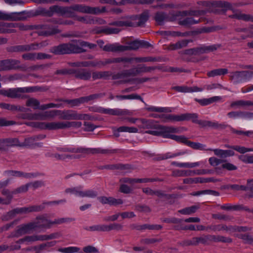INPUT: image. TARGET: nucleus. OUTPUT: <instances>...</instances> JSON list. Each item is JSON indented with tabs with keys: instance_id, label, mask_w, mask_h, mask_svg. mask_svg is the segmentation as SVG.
<instances>
[{
	"instance_id": "1",
	"label": "nucleus",
	"mask_w": 253,
	"mask_h": 253,
	"mask_svg": "<svg viewBox=\"0 0 253 253\" xmlns=\"http://www.w3.org/2000/svg\"><path fill=\"white\" fill-rule=\"evenodd\" d=\"M148 127L152 129L146 131V133L155 136H162L165 138H170L177 142H181L187 144L189 146L195 149L208 151L205 145L198 142L189 141L187 138L184 135H176L174 133H179V129L174 126H162L158 124H153L151 122H148Z\"/></svg>"
},
{
	"instance_id": "2",
	"label": "nucleus",
	"mask_w": 253,
	"mask_h": 253,
	"mask_svg": "<svg viewBox=\"0 0 253 253\" xmlns=\"http://www.w3.org/2000/svg\"><path fill=\"white\" fill-rule=\"evenodd\" d=\"M105 7H91L83 4H75L70 6H65V15L69 18H76L75 12L84 14L97 15L105 12Z\"/></svg>"
},
{
	"instance_id": "3",
	"label": "nucleus",
	"mask_w": 253,
	"mask_h": 253,
	"mask_svg": "<svg viewBox=\"0 0 253 253\" xmlns=\"http://www.w3.org/2000/svg\"><path fill=\"white\" fill-rule=\"evenodd\" d=\"M149 12L148 11H144L139 16H133L127 17L122 20L117 21L110 23L109 25L119 27H136L143 25L148 20Z\"/></svg>"
},
{
	"instance_id": "4",
	"label": "nucleus",
	"mask_w": 253,
	"mask_h": 253,
	"mask_svg": "<svg viewBox=\"0 0 253 253\" xmlns=\"http://www.w3.org/2000/svg\"><path fill=\"white\" fill-rule=\"evenodd\" d=\"M86 50L79 47L75 43V40L68 43H63L52 47L50 52L55 54H64L70 53H79L85 52Z\"/></svg>"
},
{
	"instance_id": "5",
	"label": "nucleus",
	"mask_w": 253,
	"mask_h": 253,
	"mask_svg": "<svg viewBox=\"0 0 253 253\" xmlns=\"http://www.w3.org/2000/svg\"><path fill=\"white\" fill-rule=\"evenodd\" d=\"M57 150L63 152H70L72 153H80L87 154L90 153L111 154L116 152L115 150H101L96 149H89L83 147H58Z\"/></svg>"
},
{
	"instance_id": "6",
	"label": "nucleus",
	"mask_w": 253,
	"mask_h": 253,
	"mask_svg": "<svg viewBox=\"0 0 253 253\" xmlns=\"http://www.w3.org/2000/svg\"><path fill=\"white\" fill-rule=\"evenodd\" d=\"M64 192L67 194L74 195L75 196L80 197L94 198L97 195L96 191L92 189L83 190L82 186L72 187L66 188Z\"/></svg>"
},
{
	"instance_id": "7",
	"label": "nucleus",
	"mask_w": 253,
	"mask_h": 253,
	"mask_svg": "<svg viewBox=\"0 0 253 253\" xmlns=\"http://www.w3.org/2000/svg\"><path fill=\"white\" fill-rule=\"evenodd\" d=\"M59 118L64 120H89L91 117L86 114L79 113L73 110H60Z\"/></svg>"
},
{
	"instance_id": "8",
	"label": "nucleus",
	"mask_w": 253,
	"mask_h": 253,
	"mask_svg": "<svg viewBox=\"0 0 253 253\" xmlns=\"http://www.w3.org/2000/svg\"><path fill=\"white\" fill-rule=\"evenodd\" d=\"M31 16L29 12H6L0 11V20L6 21H24Z\"/></svg>"
},
{
	"instance_id": "9",
	"label": "nucleus",
	"mask_w": 253,
	"mask_h": 253,
	"mask_svg": "<svg viewBox=\"0 0 253 253\" xmlns=\"http://www.w3.org/2000/svg\"><path fill=\"white\" fill-rule=\"evenodd\" d=\"M46 137L45 134H39L34 135L31 137L25 138L24 141L20 143L18 139L17 146L20 147H27L32 149L41 148L43 146L42 142H39L38 141L42 140Z\"/></svg>"
},
{
	"instance_id": "10",
	"label": "nucleus",
	"mask_w": 253,
	"mask_h": 253,
	"mask_svg": "<svg viewBox=\"0 0 253 253\" xmlns=\"http://www.w3.org/2000/svg\"><path fill=\"white\" fill-rule=\"evenodd\" d=\"M156 68L155 67H147L145 65H140L136 68L125 70L122 73L116 75L114 79L121 78L123 77L135 76L142 73L150 72Z\"/></svg>"
},
{
	"instance_id": "11",
	"label": "nucleus",
	"mask_w": 253,
	"mask_h": 253,
	"mask_svg": "<svg viewBox=\"0 0 253 253\" xmlns=\"http://www.w3.org/2000/svg\"><path fill=\"white\" fill-rule=\"evenodd\" d=\"M230 79L234 84H238L252 79L253 77V71H242L231 72Z\"/></svg>"
},
{
	"instance_id": "12",
	"label": "nucleus",
	"mask_w": 253,
	"mask_h": 253,
	"mask_svg": "<svg viewBox=\"0 0 253 253\" xmlns=\"http://www.w3.org/2000/svg\"><path fill=\"white\" fill-rule=\"evenodd\" d=\"M186 15V11H177L175 12L169 13L167 15L164 12H158L156 13L155 19L160 25L163 24L165 21H174L178 19V17L181 15Z\"/></svg>"
},
{
	"instance_id": "13",
	"label": "nucleus",
	"mask_w": 253,
	"mask_h": 253,
	"mask_svg": "<svg viewBox=\"0 0 253 253\" xmlns=\"http://www.w3.org/2000/svg\"><path fill=\"white\" fill-rule=\"evenodd\" d=\"M36 33L41 36L48 37L60 33L61 30L57 27L48 24L38 25L36 26Z\"/></svg>"
},
{
	"instance_id": "14",
	"label": "nucleus",
	"mask_w": 253,
	"mask_h": 253,
	"mask_svg": "<svg viewBox=\"0 0 253 253\" xmlns=\"http://www.w3.org/2000/svg\"><path fill=\"white\" fill-rule=\"evenodd\" d=\"M2 29L3 30L2 33H13L16 31L14 28H18L21 31H28L32 29V26L26 25L23 23H5L1 22Z\"/></svg>"
},
{
	"instance_id": "15",
	"label": "nucleus",
	"mask_w": 253,
	"mask_h": 253,
	"mask_svg": "<svg viewBox=\"0 0 253 253\" xmlns=\"http://www.w3.org/2000/svg\"><path fill=\"white\" fill-rule=\"evenodd\" d=\"M36 90L35 87H17L8 89L6 95L7 97L13 98H23L24 97L23 94L24 93L33 92Z\"/></svg>"
},
{
	"instance_id": "16",
	"label": "nucleus",
	"mask_w": 253,
	"mask_h": 253,
	"mask_svg": "<svg viewBox=\"0 0 253 253\" xmlns=\"http://www.w3.org/2000/svg\"><path fill=\"white\" fill-rule=\"evenodd\" d=\"M37 224L35 221L19 225L15 232V236L19 237L24 234H29L36 230Z\"/></svg>"
},
{
	"instance_id": "17",
	"label": "nucleus",
	"mask_w": 253,
	"mask_h": 253,
	"mask_svg": "<svg viewBox=\"0 0 253 253\" xmlns=\"http://www.w3.org/2000/svg\"><path fill=\"white\" fill-rule=\"evenodd\" d=\"M20 61L18 60L8 59L0 60V71L16 70L21 68Z\"/></svg>"
},
{
	"instance_id": "18",
	"label": "nucleus",
	"mask_w": 253,
	"mask_h": 253,
	"mask_svg": "<svg viewBox=\"0 0 253 253\" xmlns=\"http://www.w3.org/2000/svg\"><path fill=\"white\" fill-rule=\"evenodd\" d=\"M35 222L37 224V228L49 229L54 225V220L52 221L47 218L46 214H43L37 216Z\"/></svg>"
},
{
	"instance_id": "19",
	"label": "nucleus",
	"mask_w": 253,
	"mask_h": 253,
	"mask_svg": "<svg viewBox=\"0 0 253 253\" xmlns=\"http://www.w3.org/2000/svg\"><path fill=\"white\" fill-rule=\"evenodd\" d=\"M94 111L100 113L115 116H121L129 114V112L127 110H121L120 109L104 108L101 107L95 108V109H94Z\"/></svg>"
},
{
	"instance_id": "20",
	"label": "nucleus",
	"mask_w": 253,
	"mask_h": 253,
	"mask_svg": "<svg viewBox=\"0 0 253 253\" xmlns=\"http://www.w3.org/2000/svg\"><path fill=\"white\" fill-rule=\"evenodd\" d=\"M44 206L43 205H35L28 207L17 208L14 210L15 215L18 214H27L32 212H38L43 210Z\"/></svg>"
},
{
	"instance_id": "21",
	"label": "nucleus",
	"mask_w": 253,
	"mask_h": 253,
	"mask_svg": "<svg viewBox=\"0 0 253 253\" xmlns=\"http://www.w3.org/2000/svg\"><path fill=\"white\" fill-rule=\"evenodd\" d=\"M219 45L213 44L209 46H201L200 47L191 48L192 52V55H200L203 53H208L211 51H213L217 49Z\"/></svg>"
},
{
	"instance_id": "22",
	"label": "nucleus",
	"mask_w": 253,
	"mask_h": 253,
	"mask_svg": "<svg viewBox=\"0 0 253 253\" xmlns=\"http://www.w3.org/2000/svg\"><path fill=\"white\" fill-rule=\"evenodd\" d=\"M18 138H0V151H6L9 147L17 146Z\"/></svg>"
},
{
	"instance_id": "23",
	"label": "nucleus",
	"mask_w": 253,
	"mask_h": 253,
	"mask_svg": "<svg viewBox=\"0 0 253 253\" xmlns=\"http://www.w3.org/2000/svg\"><path fill=\"white\" fill-rule=\"evenodd\" d=\"M70 73H72L76 78L83 80H89L91 77V72L85 69L79 70L72 69Z\"/></svg>"
},
{
	"instance_id": "24",
	"label": "nucleus",
	"mask_w": 253,
	"mask_h": 253,
	"mask_svg": "<svg viewBox=\"0 0 253 253\" xmlns=\"http://www.w3.org/2000/svg\"><path fill=\"white\" fill-rule=\"evenodd\" d=\"M98 199L102 204H108L110 206H117L123 203L122 199H115L112 197L101 196Z\"/></svg>"
},
{
	"instance_id": "25",
	"label": "nucleus",
	"mask_w": 253,
	"mask_h": 253,
	"mask_svg": "<svg viewBox=\"0 0 253 253\" xmlns=\"http://www.w3.org/2000/svg\"><path fill=\"white\" fill-rule=\"evenodd\" d=\"M172 89L179 92L191 93L194 92H200L203 90L201 88L197 86L188 87L186 85L175 86L172 87Z\"/></svg>"
},
{
	"instance_id": "26",
	"label": "nucleus",
	"mask_w": 253,
	"mask_h": 253,
	"mask_svg": "<svg viewBox=\"0 0 253 253\" xmlns=\"http://www.w3.org/2000/svg\"><path fill=\"white\" fill-rule=\"evenodd\" d=\"M253 106V101L250 100H239L232 102L230 107L236 109L241 107H247Z\"/></svg>"
},
{
	"instance_id": "27",
	"label": "nucleus",
	"mask_w": 253,
	"mask_h": 253,
	"mask_svg": "<svg viewBox=\"0 0 253 253\" xmlns=\"http://www.w3.org/2000/svg\"><path fill=\"white\" fill-rule=\"evenodd\" d=\"M221 99V97L218 96H213L209 98L197 99L195 100L202 106H207L213 102H218Z\"/></svg>"
},
{
	"instance_id": "28",
	"label": "nucleus",
	"mask_w": 253,
	"mask_h": 253,
	"mask_svg": "<svg viewBox=\"0 0 253 253\" xmlns=\"http://www.w3.org/2000/svg\"><path fill=\"white\" fill-rule=\"evenodd\" d=\"M209 228L213 231H219L221 230H225L229 233H232L234 232V228H233V226H226L224 224H219V225H212L209 227Z\"/></svg>"
},
{
	"instance_id": "29",
	"label": "nucleus",
	"mask_w": 253,
	"mask_h": 253,
	"mask_svg": "<svg viewBox=\"0 0 253 253\" xmlns=\"http://www.w3.org/2000/svg\"><path fill=\"white\" fill-rule=\"evenodd\" d=\"M123 45L118 43L108 44L103 47V49L105 51L122 52L123 51Z\"/></svg>"
},
{
	"instance_id": "30",
	"label": "nucleus",
	"mask_w": 253,
	"mask_h": 253,
	"mask_svg": "<svg viewBox=\"0 0 253 253\" xmlns=\"http://www.w3.org/2000/svg\"><path fill=\"white\" fill-rule=\"evenodd\" d=\"M54 13H57L61 15H65V6H61L57 5H54L50 7V11L48 14L49 17L52 16Z\"/></svg>"
},
{
	"instance_id": "31",
	"label": "nucleus",
	"mask_w": 253,
	"mask_h": 253,
	"mask_svg": "<svg viewBox=\"0 0 253 253\" xmlns=\"http://www.w3.org/2000/svg\"><path fill=\"white\" fill-rule=\"evenodd\" d=\"M65 128V122H48V130H56Z\"/></svg>"
},
{
	"instance_id": "32",
	"label": "nucleus",
	"mask_w": 253,
	"mask_h": 253,
	"mask_svg": "<svg viewBox=\"0 0 253 253\" xmlns=\"http://www.w3.org/2000/svg\"><path fill=\"white\" fill-rule=\"evenodd\" d=\"M179 24L184 26H189L193 24H196L200 22V19L197 20L195 19L193 17H186L183 20H180L178 18Z\"/></svg>"
},
{
	"instance_id": "33",
	"label": "nucleus",
	"mask_w": 253,
	"mask_h": 253,
	"mask_svg": "<svg viewBox=\"0 0 253 253\" xmlns=\"http://www.w3.org/2000/svg\"><path fill=\"white\" fill-rule=\"evenodd\" d=\"M212 7L213 8H221L222 11L224 12L225 11L228 9H231L232 6L231 4L228 2H221L219 1L211 4Z\"/></svg>"
},
{
	"instance_id": "34",
	"label": "nucleus",
	"mask_w": 253,
	"mask_h": 253,
	"mask_svg": "<svg viewBox=\"0 0 253 253\" xmlns=\"http://www.w3.org/2000/svg\"><path fill=\"white\" fill-rule=\"evenodd\" d=\"M111 75V73L109 71L96 72L92 73V79L96 80L100 79H108Z\"/></svg>"
},
{
	"instance_id": "35",
	"label": "nucleus",
	"mask_w": 253,
	"mask_h": 253,
	"mask_svg": "<svg viewBox=\"0 0 253 253\" xmlns=\"http://www.w3.org/2000/svg\"><path fill=\"white\" fill-rule=\"evenodd\" d=\"M210 240L215 242H222L230 243L232 242L231 238L220 235H212L210 236Z\"/></svg>"
},
{
	"instance_id": "36",
	"label": "nucleus",
	"mask_w": 253,
	"mask_h": 253,
	"mask_svg": "<svg viewBox=\"0 0 253 253\" xmlns=\"http://www.w3.org/2000/svg\"><path fill=\"white\" fill-rule=\"evenodd\" d=\"M228 73V70L225 68H219L211 71L207 73L209 77H214L216 76L224 75Z\"/></svg>"
},
{
	"instance_id": "37",
	"label": "nucleus",
	"mask_w": 253,
	"mask_h": 253,
	"mask_svg": "<svg viewBox=\"0 0 253 253\" xmlns=\"http://www.w3.org/2000/svg\"><path fill=\"white\" fill-rule=\"evenodd\" d=\"M191 120L194 123H198V115L196 113H185L182 114V121Z\"/></svg>"
},
{
	"instance_id": "38",
	"label": "nucleus",
	"mask_w": 253,
	"mask_h": 253,
	"mask_svg": "<svg viewBox=\"0 0 253 253\" xmlns=\"http://www.w3.org/2000/svg\"><path fill=\"white\" fill-rule=\"evenodd\" d=\"M139 48V43L138 40L131 42L126 45H123V50L126 51L129 50H136Z\"/></svg>"
},
{
	"instance_id": "39",
	"label": "nucleus",
	"mask_w": 253,
	"mask_h": 253,
	"mask_svg": "<svg viewBox=\"0 0 253 253\" xmlns=\"http://www.w3.org/2000/svg\"><path fill=\"white\" fill-rule=\"evenodd\" d=\"M199 209L198 206H192L190 207L185 208L178 211V212L185 215L191 214L195 213Z\"/></svg>"
},
{
	"instance_id": "40",
	"label": "nucleus",
	"mask_w": 253,
	"mask_h": 253,
	"mask_svg": "<svg viewBox=\"0 0 253 253\" xmlns=\"http://www.w3.org/2000/svg\"><path fill=\"white\" fill-rule=\"evenodd\" d=\"M85 230L91 231H102V232H106L107 231V225L105 224H100V225H95L89 226L88 227L85 228Z\"/></svg>"
},
{
	"instance_id": "41",
	"label": "nucleus",
	"mask_w": 253,
	"mask_h": 253,
	"mask_svg": "<svg viewBox=\"0 0 253 253\" xmlns=\"http://www.w3.org/2000/svg\"><path fill=\"white\" fill-rule=\"evenodd\" d=\"M26 105L29 107H31L34 109H40L41 105H40V102L35 98H31L28 99L26 101Z\"/></svg>"
},
{
	"instance_id": "42",
	"label": "nucleus",
	"mask_w": 253,
	"mask_h": 253,
	"mask_svg": "<svg viewBox=\"0 0 253 253\" xmlns=\"http://www.w3.org/2000/svg\"><path fill=\"white\" fill-rule=\"evenodd\" d=\"M165 121L166 122H179L182 121V114L180 115H171L169 114L164 115Z\"/></svg>"
},
{
	"instance_id": "43",
	"label": "nucleus",
	"mask_w": 253,
	"mask_h": 253,
	"mask_svg": "<svg viewBox=\"0 0 253 253\" xmlns=\"http://www.w3.org/2000/svg\"><path fill=\"white\" fill-rule=\"evenodd\" d=\"M71 105V107L78 106L81 104L84 103L83 97L72 100H60Z\"/></svg>"
},
{
	"instance_id": "44",
	"label": "nucleus",
	"mask_w": 253,
	"mask_h": 253,
	"mask_svg": "<svg viewBox=\"0 0 253 253\" xmlns=\"http://www.w3.org/2000/svg\"><path fill=\"white\" fill-rule=\"evenodd\" d=\"M205 164V162L203 161H200L195 163H182L181 164H178V167L180 168H193L196 167H199L202 165Z\"/></svg>"
},
{
	"instance_id": "45",
	"label": "nucleus",
	"mask_w": 253,
	"mask_h": 253,
	"mask_svg": "<svg viewBox=\"0 0 253 253\" xmlns=\"http://www.w3.org/2000/svg\"><path fill=\"white\" fill-rule=\"evenodd\" d=\"M161 34L163 36L172 37H185L187 35V34L186 33H181L180 32L171 31H162Z\"/></svg>"
},
{
	"instance_id": "46",
	"label": "nucleus",
	"mask_w": 253,
	"mask_h": 253,
	"mask_svg": "<svg viewBox=\"0 0 253 253\" xmlns=\"http://www.w3.org/2000/svg\"><path fill=\"white\" fill-rule=\"evenodd\" d=\"M133 60L137 63L155 62L157 59L155 57L151 56L133 57Z\"/></svg>"
},
{
	"instance_id": "47",
	"label": "nucleus",
	"mask_w": 253,
	"mask_h": 253,
	"mask_svg": "<svg viewBox=\"0 0 253 253\" xmlns=\"http://www.w3.org/2000/svg\"><path fill=\"white\" fill-rule=\"evenodd\" d=\"M29 187L28 183L24 185H22L20 186L17 187L13 191H12L13 194H18L20 193H24L27 192L29 190Z\"/></svg>"
},
{
	"instance_id": "48",
	"label": "nucleus",
	"mask_w": 253,
	"mask_h": 253,
	"mask_svg": "<svg viewBox=\"0 0 253 253\" xmlns=\"http://www.w3.org/2000/svg\"><path fill=\"white\" fill-rule=\"evenodd\" d=\"M60 115L59 110H52L49 111H45L43 112V116L44 120L46 118H53L56 116Z\"/></svg>"
},
{
	"instance_id": "49",
	"label": "nucleus",
	"mask_w": 253,
	"mask_h": 253,
	"mask_svg": "<svg viewBox=\"0 0 253 253\" xmlns=\"http://www.w3.org/2000/svg\"><path fill=\"white\" fill-rule=\"evenodd\" d=\"M75 43L79 47H81L83 49L84 47H88L90 49H92L96 47V44L93 43H90L86 42L83 41L82 40H75Z\"/></svg>"
},
{
	"instance_id": "50",
	"label": "nucleus",
	"mask_w": 253,
	"mask_h": 253,
	"mask_svg": "<svg viewBox=\"0 0 253 253\" xmlns=\"http://www.w3.org/2000/svg\"><path fill=\"white\" fill-rule=\"evenodd\" d=\"M80 248L77 247H69L64 248H60L58 251L63 253H74L80 251Z\"/></svg>"
},
{
	"instance_id": "51",
	"label": "nucleus",
	"mask_w": 253,
	"mask_h": 253,
	"mask_svg": "<svg viewBox=\"0 0 253 253\" xmlns=\"http://www.w3.org/2000/svg\"><path fill=\"white\" fill-rule=\"evenodd\" d=\"M91 16L85 15V16H78L77 15L75 18V20L77 21L86 24H91Z\"/></svg>"
},
{
	"instance_id": "52",
	"label": "nucleus",
	"mask_w": 253,
	"mask_h": 253,
	"mask_svg": "<svg viewBox=\"0 0 253 253\" xmlns=\"http://www.w3.org/2000/svg\"><path fill=\"white\" fill-rule=\"evenodd\" d=\"M105 95L104 93L93 94L87 96L83 97L84 103L88 102L90 101L99 98H101Z\"/></svg>"
},
{
	"instance_id": "53",
	"label": "nucleus",
	"mask_w": 253,
	"mask_h": 253,
	"mask_svg": "<svg viewBox=\"0 0 253 253\" xmlns=\"http://www.w3.org/2000/svg\"><path fill=\"white\" fill-rule=\"evenodd\" d=\"M116 97L119 99H142L141 96L136 94H131L127 95H117Z\"/></svg>"
},
{
	"instance_id": "54",
	"label": "nucleus",
	"mask_w": 253,
	"mask_h": 253,
	"mask_svg": "<svg viewBox=\"0 0 253 253\" xmlns=\"http://www.w3.org/2000/svg\"><path fill=\"white\" fill-rule=\"evenodd\" d=\"M173 175L176 176H192L191 170H178L173 172Z\"/></svg>"
},
{
	"instance_id": "55",
	"label": "nucleus",
	"mask_w": 253,
	"mask_h": 253,
	"mask_svg": "<svg viewBox=\"0 0 253 253\" xmlns=\"http://www.w3.org/2000/svg\"><path fill=\"white\" fill-rule=\"evenodd\" d=\"M23 171L18 170H8L4 172V174L8 176H13L16 177H22Z\"/></svg>"
},
{
	"instance_id": "56",
	"label": "nucleus",
	"mask_w": 253,
	"mask_h": 253,
	"mask_svg": "<svg viewBox=\"0 0 253 253\" xmlns=\"http://www.w3.org/2000/svg\"><path fill=\"white\" fill-rule=\"evenodd\" d=\"M28 184L29 187H31L34 190L45 185L44 181L42 180H36L34 182H29Z\"/></svg>"
},
{
	"instance_id": "57",
	"label": "nucleus",
	"mask_w": 253,
	"mask_h": 253,
	"mask_svg": "<svg viewBox=\"0 0 253 253\" xmlns=\"http://www.w3.org/2000/svg\"><path fill=\"white\" fill-rule=\"evenodd\" d=\"M118 131L128 132L129 133H136L138 131V129L134 127L123 126L118 128Z\"/></svg>"
},
{
	"instance_id": "58",
	"label": "nucleus",
	"mask_w": 253,
	"mask_h": 253,
	"mask_svg": "<svg viewBox=\"0 0 253 253\" xmlns=\"http://www.w3.org/2000/svg\"><path fill=\"white\" fill-rule=\"evenodd\" d=\"M74 220V218L70 217L59 218L54 220V225H59L64 223H69Z\"/></svg>"
},
{
	"instance_id": "59",
	"label": "nucleus",
	"mask_w": 253,
	"mask_h": 253,
	"mask_svg": "<svg viewBox=\"0 0 253 253\" xmlns=\"http://www.w3.org/2000/svg\"><path fill=\"white\" fill-rule=\"evenodd\" d=\"M120 31V30L118 28H111V27H106L103 28L101 32L104 33L106 34H118Z\"/></svg>"
},
{
	"instance_id": "60",
	"label": "nucleus",
	"mask_w": 253,
	"mask_h": 253,
	"mask_svg": "<svg viewBox=\"0 0 253 253\" xmlns=\"http://www.w3.org/2000/svg\"><path fill=\"white\" fill-rule=\"evenodd\" d=\"M62 103H50L46 104H43L41 105V110H44L48 108H60L63 107Z\"/></svg>"
},
{
	"instance_id": "61",
	"label": "nucleus",
	"mask_w": 253,
	"mask_h": 253,
	"mask_svg": "<svg viewBox=\"0 0 253 253\" xmlns=\"http://www.w3.org/2000/svg\"><path fill=\"white\" fill-rule=\"evenodd\" d=\"M148 110L157 112H170L171 110L169 108L150 107L147 109Z\"/></svg>"
},
{
	"instance_id": "62",
	"label": "nucleus",
	"mask_w": 253,
	"mask_h": 253,
	"mask_svg": "<svg viewBox=\"0 0 253 253\" xmlns=\"http://www.w3.org/2000/svg\"><path fill=\"white\" fill-rule=\"evenodd\" d=\"M107 231H110L111 230H121L123 229V226L117 223H114L107 225Z\"/></svg>"
},
{
	"instance_id": "63",
	"label": "nucleus",
	"mask_w": 253,
	"mask_h": 253,
	"mask_svg": "<svg viewBox=\"0 0 253 253\" xmlns=\"http://www.w3.org/2000/svg\"><path fill=\"white\" fill-rule=\"evenodd\" d=\"M22 57L25 60L36 61V52H28L24 53L22 55Z\"/></svg>"
},
{
	"instance_id": "64",
	"label": "nucleus",
	"mask_w": 253,
	"mask_h": 253,
	"mask_svg": "<svg viewBox=\"0 0 253 253\" xmlns=\"http://www.w3.org/2000/svg\"><path fill=\"white\" fill-rule=\"evenodd\" d=\"M238 238L242 239L246 243L253 244V237L247 234H240L238 236Z\"/></svg>"
}]
</instances>
